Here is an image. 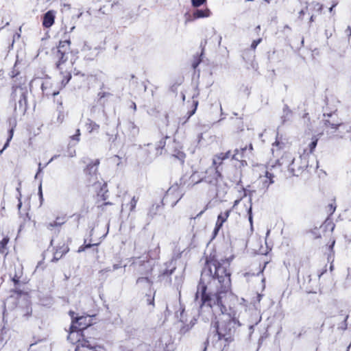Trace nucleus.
<instances>
[{
	"label": "nucleus",
	"instance_id": "6ab92c4d",
	"mask_svg": "<svg viewBox=\"0 0 351 351\" xmlns=\"http://www.w3.org/2000/svg\"><path fill=\"white\" fill-rule=\"evenodd\" d=\"M174 156L178 160L183 161L185 158V154L182 152H178L176 154H174Z\"/></svg>",
	"mask_w": 351,
	"mask_h": 351
},
{
	"label": "nucleus",
	"instance_id": "aec40b11",
	"mask_svg": "<svg viewBox=\"0 0 351 351\" xmlns=\"http://www.w3.org/2000/svg\"><path fill=\"white\" fill-rule=\"evenodd\" d=\"M136 205V200L135 199V198H134V197H133V198L131 199L130 203V209L131 210H132L135 208Z\"/></svg>",
	"mask_w": 351,
	"mask_h": 351
},
{
	"label": "nucleus",
	"instance_id": "7c9ffc66",
	"mask_svg": "<svg viewBox=\"0 0 351 351\" xmlns=\"http://www.w3.org/2000/svg\"><path fill=\"white\" fill-rule=\"evenodd\" d=\"M62 218H63V217H62V218L58 217V218H57V219H56V221H57L58 222L61 221V220H62Z\"/></svg>",
	"mask_w": 351,
	"mask_h": 351
},
{
	"label": "nucleus",
	"instance_id": "a878e982",
	"mask_svg": "<svg viewBox=\"0 0 351 351\" xmlns=\"http://www.w3.org/2000/svg\"><path fill=\"white\" fill-rule=\"evenodd\" d=\"M38 193L40 195V196L42 197L43 196V192H42V186H41V184L40 185L39 188H38Z\"/></svg>",
	"mask_w": 351,
	"mask_h": 351
},
{
	"label": "nucleus",
	"instance_id": "39448f33",
	"mask_svg": "<svg viewBox=\"0 0 351 351\" xmlns=\"http://www.w3.org/2000/svg\"><path fill=\"white\" fill-rule=\"evenodd\" d=\"M272 148V153L274 156L276 157H278V155L282 154V156L278 159V162L280 165H287L289 162H291V165H293L294 159L293 158L292 154L289 152L283 151V146L282 144L280 143L279 142H276L273 145Z\"/></svg>",
	"mask_w": 351,
	"mask_h": 351
},
{
	"label": "nucleus",
	"instance_id": "f3484780",
	"mask_svg": "<svg viewBox=\"0 0 351 351\" xmlns=\"http://www.w3.org/2000/svg\"><path fill=\"white\" fill-rule=\"evenodd\" d=\"M13 134H14V130L11 129L9 131V137H8L5 144L4 145L3 149L1 150V152H2L3 150H5L9 146L10 142L13 137Z\"/></svg>",
	"mask_w": 351,
	"mask_h": 351
},
{
	"label": "nucleus",
	"instance_id": "bb28decb",
	"mask_svg": "<svg viewBox=\"0 0 351 351\" xmlns=\"http://www.w3.org/2000/svg\"><path fill=\"white\" fill-rule=\"evenodd\" d=\"M40 165H40V164H39V167H38V173H36V178L38 176V174L40 172H41V171H42V168H41Z\"/></svg>",
	"mask_w": 351,
	"mask_h": 351
},
{
	"label": "nucleus",
	"instance_id": "72a5a7b5",
	"mask_svg": "<svg viewBox=\"0 0 351 351\" xmlns=\"http://www.w3.org/2000/svg\"><path fill=\"white\" fill-rule=\"evenodd\" d=\"M64 7H67L68 8H70L69 5H66V4H65V5H64Z\"/></svg>",
	"mask_w": 351,
	"mask_h": 351
},
{
	"label": "nucleus",
	"instance_id": "2eb2a0df",
	"mask_svg": "<svg viewBox=\"0 0 351 351\" xmlns=\"http://www.w3.org/2000/svg\"><path fill=\"white\" fill-rule=\"evenodd\" d=\"M247 149V147H245L244 148H241L240 150L237 149L235 152V154L233 156V158L235 160H240L243 156L244 152Z\"/></svg>",
	"mask_w": 351,
	"mask_h": 351
},
{
	"label": "nucleus",
	"instance_id": "c85d7f7f",
	"mask_svg": "<svg viewBox=\"0 0 351 351\" xmlns=\"http://www.w3.org/2000/svg\"><path fill=\"white\" fill-rule=\"evenodd\" d=\"M195 108L194 110L193 111V112L191 113V114L195 112V111L196 110V108H197V102L195 103Z\"/></svg>",
	"mask_w": 351,
	"mask_h": 351
},
{
	"label": "nucleus",
	"instance_id": "20e7f679",
	"mask_svg": "<svg viewBox=\"0 0 351 351\" xmlns=\"http://www.w3.org/2000/svg\"><path fill=\"white\" fill-rule=\"evenodd\" d=\"M58 53L60 54V60L57 63V67L60 71L62 75V80L61 81L60 88H64L71 78V70L73 62L72 60H68L66 56L63 54L60 50Z\"/></svg>",
	"mask_w": 351,
	"mask_h": 351
},
{
	"label": "nucleus",
	"instance_id": "4468645a",
	"mask_svg": "<svg viewBox=\"0 0 351 351\" xmlns=\"http://www.w3.org/2000/svg\"><path fill=\"white\" fill-rule=\"evenodd\" d=\"M99 128V125L92 121L89 120L86 123V129L89 132L97 131Z\"/></svg>",
	"mask_w": 351,
	"mask_h": 351
},
{
	"label": "nucleus",
	"instance_id": "c9c22d12",
	"mask_svg": "<svg viewBox=\"0 0 351 351\" xmlns=\"http://www.w3.org/2000/svg\"><path fill=\"white\" fill-rule=\"evenodd\" d=\"M21 206V203L20 202L19 204V207L20 208Z\"/></svg>",
	"mask_w": 351,
	"mask_h": 351
},
{
	"label": "nucleus",
	"instance_id": "473e14b6",
	"mask_svg": "<svg viewBox=\"0 0 351 351\" xmlns=\"http://www.w3.org/2000/svg\"><path fill=\"white\" fill-rule=\"evenodd\" d=\"M249 149H250V151H252L253 149L252 145L251 144L249 145Z\"/></svg>",
	"mask_w": 351,
	"mask_h": 351
},
{
	"label": "nucleus",
	"instance_id": "f03ea898",
	"mask_svg": "<svg viewBox=\"0 0 351 351\" xmlns=\"http://www.w3.org/2000/svg\"><path fill=\"white\" fill-rule=\"evenodd\" d=\"M69 341L73 344H77L75 351H106L103 347L93 345L89 341L82 339L81 331L72 329L68 336Z\"/></svg>",
	"mask_w": 351,
	"mask_h": 351
},
{
	"label": "nucleus",
	"instance_id": "6e6552de",
	"mask_svg": "<svg viewBox=\"0 0 351 351\" xmlns=\"http://www.w3.org/2000/svg\"><path fill=\"white\" fill-rule=\"evenodd\" d=\"M230 210H226L225 212L221 213L218 215L217 219V221H216V223H215V229H214V234H215V235H216L217 234L219 230L222 227L223 223L225 221H226V220L228 219V217L230 215Z\"/></svg>",
	"mask_w": 351,
	"mask_h": 351
},
{
	"label": "nucleus",
	"instance_id": "0eeeda50",
	"mask_svg": "<svg viewBox=\"0 0 351 351\" xmlns=\"http://www.w3.org/2000/svg\"><path fill=\"white\" fill-rule=\"evenodd\" d=\"M212 15L211 10L206 8L204 9H197L193 12L192 18L186 19V23L191 22L195 19L208 18Z\"/></svg>",
	"mask_w": 351,
	"mask_h": 351
},
{
	"label": "nucleus",
	"instance_id": "a211bd4d",
	"mask_svg": "<svg viewBox=\"0 0 351 351\" xmlns=\"http://www.w3.org/2000/svg\"><path fill=\"white\" fill-rule=\"evenodd\" d=\"M206 2V0H191V4L194 8H199L204 5Z\"/></svg>",
	"mask_w": 351,
	"mask_h": 351
},
{
	"label": "nucleus",
	"instance_id": "423d86ee",
	"mask_svg": "<svg viewBox=\"0 0 351 351\" xmlns=\"http://www.w3.org/2000/svg\"><path fill=\"white\" fill-rule=\"evenodd\" d=\"M70 315L72 318L71 326L72 329L81 331L92 324V317L89 315L75 317V313L71 311L70 312Z\"/></svg>",
	"mask_w": 351,
	"mask_h": 351
},
{
	"label": "nucleus",
	"instance_id": "ddd939ff",
	"mask_svg": "<svg viewBox=\"0 0 351 351\" xmlns=\"http://www.w3.org/2000/svg\"><path fill=\"white\" fill-rule=\"evenodd\" d=\"M10 238L8 236H4L1 240H0V254H3L5 256L8 253V244L9 243Z\"/></svg>",
	"mask_w": 351,
	"mask_h": 351
},
{
	"label": "nucleus",
	"instance_id": "7ed1b4c3",
	"mask_svg": "<svg viewBox=\"0 0 351 351\" xmlns=\"http://www.w3.org/2000/svg\"><path fill=\"white\" fill-rule=\"evenodd\" d=\"M150 351H173L174 350L173 339L168 332L158 334L155 336Z\"/></svg>",
	"mask_w": 351,
	"mask_h": 351
},
{
	"label": "nucleus",
	"instance_id": "9d476101",
	"mask_svg": "<svg viewBox=\"0 0 351 351\" xmlns=\"http://www.w3.org/2000/svg\"><path fill=\"white\" fill-rule=\"evenodd\" d=\"M317 138L315 136H313L309 142L305 143L303 145L302 149L304 156L308 155L314 151L317 146Z\"/></svg>",
	"mask_w": 351,
	"mask_h": 351
},
{
	"label": "nucleus",
	"instance_id": "f8f14e48",
	"mask_svg": "<svg viewBox=\"0 0 351 351\" xmlns=\"http://www.w3.org/2000/svg\"><path fill=\"white\" fill-rule=\"evenodd\" d=\"M273 176L268 171H265V175L260 176L259 180L262 182L264 188H267L273 183Z\"/></svg>",
	"mask_w": 351,
	"mask_h": 351
},
{
	"label": "nucleus",
	"instance_id": "393cba45",
	"mask_svg": "<svg viewBox=\"0 0 351 351\" xmlns=\"http://www.w3.org/2000/svg\"><path fill=\"white\" fill-rule=\"evenodd\" d=\"M328 123L330 125V127L334 129H337V126L339 125V124L330 123L329 121H328Z\"/></svg>",
	"mask_w": 351,
	"mask_h": 351
},
{
	"label": "nucleus",
	"instance_id": "b1692460",
	"mask_svg": "<svg viewBox=\"0 0 351 351\" xmlns=\"http://www.w3.org/2000/svg\"><path fill=\"white\" fill-rule=\"evenodd\" d=\"M77 134L76 135L73 136V139H75V140H76L77 141H78L80 140V138H79V136H80V130H78L77 131Z\"/></svg>",
	"mask_w": 351,
	"mask_h": 351
},
{
	"label": "nucleus",
	"instance_id": "2f4dec72",
	"mask_svg": "<svg viewBox=\"0 0 351 351\" xmlns=\"http://www.w3.org/2000/svg\"><path fill=\"white\" fill-rule=\"evenodd\" d=\"M269 232H270V230H267V232L266 233V239L268 237Z\"/></svg>",
	"mask_w": 351,
	"mask_h": 351
},
{
	"label": "nucleus",
	"instance_id": "1a4fd4ad",
	"mask_svg": "<svg viewBox=\"0 0 351 351\" xmlns=\"http://www.w3.org/2000/svg\"><path fill=\"white\" fill-rule=\"evenodd\" d=\"M56 17V12L53 10H49L47 12L44 16L43 19V25L46 28H49L51 27L55 21Z\"/></svg>",
	"mask_w": 351,
	"mask_h": 351
},
{
	"label": "nucleus",
	"instance_id": "5701e85b",
	"mask_svg": "<svg viewBox=\"0 0 351 351\" xmlns=\"http://www.w3.org/2000/svg\"><path fill=\"white\" fill-rule=\"evenodd\" d=\"M248 213H249V221L251 224V226H252L253 220H252V208H249Z\"/></svg>",
	"mask_w": 351,
	"mask_h": 351
},
{
	"label": "nucleus",
	"instance_id": "dca6fc26",
	"mask_svg": "<svg viewBox=\"0 0 351 351\" xmlns=\"http://www.w3.org/2000/svg\"><path fill=\"white\" fill-rule=\"evenodd\" d=\"M65 222V219L64 218H62L61 221H59L58 222L56 220L53 221V222H51L49 223L48 225H47V228L49 229H51L53 227H56V226H61L62 224L64 223Z\"/></svg>",
	"mask_w": 351,
	"mask_h": 351
},
{
	"label": "nucleus",
	"instance_id": "c756f323",
	"mask_svg": "<svg viewBox=\"0 0 351 351\" xmlns=\"http://www.w3.org/2000/svg\"><path fill=\"white\" fill-rule=\"evenodd\" d=\"M336 4H334L330 8V12H332V9L334 7H335Z\"/></svg>",
	"mask_w": 351,
	"mask_h": 351
},
{
	"label": "nucleus",
	"instance_id": "9b49d317",
	"mask_svg": "<svg viewBox=\"0 0 351 351\" xmlns=\"http://www.w3.org/2000/svg\"><path fill=\"white\" fill-rule=\"evenodd\" d=\"M208 173L212 176L210 178V176H207L205 178V180L206 182L211 183V184H215L217 182L219 178H220L221 175L218 171H217L214 168H211L208 170Z\"/></svg>",
	"mask_w": 351,
	"mask_h": 351
},
{
	"label": "nucleus",
	"instance_id": "f257e3e1",
	"mask_svg": "<svg viewBox=\"0 0 351 351\" xmlns=\"http://www.w3.org/2000/svg\"><path fill=\"white\" fill-rule=\"evenodd\" d=\"M230 273L219 261H206V266L197 287L196 298L204 305L215 307L221 312L217 323L219 338H226L241 326L239 317L245 310V300L230 291Z\"/></svg>",
	"mask_w": 351,
	"mask_h": 351
},
{
	"label": "nucleus",
	"instance_id": "412c9836",
	"mask_svg": "<svg viewBox=\"0 0 351 351\" xmlns=\"http://www.w3.org/2000/svg\"><path fill=\"white\" fill-rule=\"evenodd\" d=\"M289 170L292 172L293 175L298 176L300 173V169H295L293 167H290Z\"/></svg>",
	"mask_w": 351,
	"mask_h": 351
},
{
	"label": "nucleus",
	"instance_id": "cd10ccee",
	"mask_svg": "<svg viewBox=\"0 0 351 351\" xmlns=\"http://www.w3.org/2000/svg\"><path fill=\"white\" fill-rule=\"evenodd\" d=\"M348 280L351 282V272L348 274Z\"/></svg>",
	"mask_w": 351,
	"mask_h": 351
},
{
	"label": "nucleus",
	"instance_id": "f704fd0d",
	"mask_svg": "<svg viewBox=\"0 0 351 351\" xmlns=\"http://www.w3.org/2000/svg\"><path fill=\"white\" fill-rule=\"evenodd\" d=\"M58 94V92H56V93L55 92V93H53V95H56Z\"/></svg>",
	"mask_w": 351,
	"mask_h": 351
},
{
	"label": "nucleus",
	"instance_id": "4be33fe9",
	"mask_svg": "<svg viewBox=\"0 0 351 351\" xmlns=\"http://www.w3.org/2000/svg\"><path fill=\"white\" fill-rule=\"evenodd\" d=\"M260 42H261V39L254 40L251 45L252 48H253L254 49L257 47V45L260 43Z\"/></svg>",
	"mask_w": 351,
	"mask_h": 351
}]
</instances>
